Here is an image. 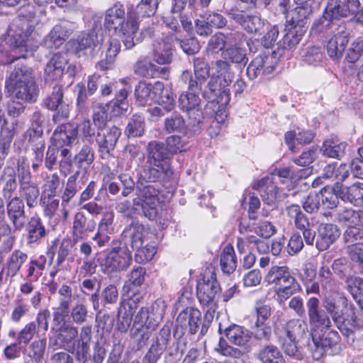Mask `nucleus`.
I'll list each match as a JSON object with an SVG mask.
<instances>
[{
  "instance_id": "bf43d9fd",
  "label": "nucleus",
  "mask_w": 363,
  "mask_h": 363,
  "mask_svg": "<svg viewBox=\"0 0 363 363\" xmlns=\"http://www.w3.org/2000/svg\"><path fill=\"white\" fill-rule=\"evenodd\" d=\"M186 112L188 116V123L186 125L189 130L195 133L199 130L203 119L201 106L194 108Z\"/></svg>"
},
{
  "instance_id": "4c0bfd02",
  "label": "nucleus",
  "mask_w": 363,
  "mask_h": 363,
  "mask_svg": "<svg viewBox=\"0 0 363 363\" xmlns=\"http://www.w3.org/2000/svg\"><path fill=\"white\" fill-rule=\"evenodd\" d=\"M286 25L287 33L286 35V39H289V44L294 45L298 43L301 37L305 34L306 31V23H304L302 20H297L296 21H291L288 19L289 16L286 17Z\"/></svg>"
},
{
  "instance_id": "3c124183",
  "label": "nucleus",
  "mask_w": 363,
  "mask_h": 363,
  "mask_svg": "<svg viewBox=\"0 0 363 363\" xmlns=\"http://www.w3.org/2000/svg\"><path fill=\"white\" fill-rule=\"evenodd\" d=\"M289 217L294 219L296 228L303 229L310 227L307 216L302 212L301 207L297 204H292L286 208Z\"/></svg>"
},
{
  "instance_id": "37998d69",
  "label": "nucleus",
  "mask_w": 363,
  "mask_h": 363,
  "mask_svg": "<svg viewBox=\"0 0 363 363\" xmlns=\"http://www.w3.org/2000/svg\"><path fill=\"white\" fill-rule=\"evenodd\" d=\"M16 125L13 122L8 123L4 118V113H0V145L3 147L4 153L15 135Z\"/></svg>"
},
{
  "instance_id": "49530a36",
  "label": "nucleus",
  "mask_w": 363,
  "mask_h": 363,
  "mask_svg": "<svg viewBox=\"0 0 363 363\" xmlns=\"http://www.w3.org/2000/svg\"><path fill=\"white\" fill-rule=\"evenodd\" d=\"M145 132V118L140 115L135 114L128 121L125 134L128 138L142 136Z\"/></svg>"
},
{
  "instance_id": "e2e57ef3",
  "label": "nucleus",
  "mask_w": 363,
  "mask_h": 363,
  "mask_svg": "<svg viewBox=\"0 0 363 363\" xmlns=\"http://www.w3.org/2000/svg\"><path fill=\"white\" fill-rule=\"evenodd\" d=\"M29 311L30 306L18 296L13 303L10 317L11 320L15 323H20L22 318L28 313Z\"/></svg>"
},
{
  "instance_id": "69168bd1",
  "label": "nucleus",
  "mask_w": 363,
  "mask_h": 363,
  "mask_svg": "<svg viewBox=\"0 0 363 363\" xmlns=\"http://www.w3.org/2000/svg\"><path fill=\"white\" fill-rule=\"evenodd\" d=\"M194 72L196 77L206 82L210 74V67L207 60L203 57L193 58Z\"/></svg>"
},
{
  "instance_id": "338daca9",
  "label": "nucleus",
  "mask_w": 363,
  "mask_h": 363,
  "mask_svg": "<svg viewBox=\"0 0 363 363\" xmlns=\"http://www.w3.org/2000/svg\"><path fill=\"white\" fill-rule=\"evenodd\" d=\"M38 333L35 321L26 323L17 333L18 344H28Z\"/></svg>"
},
{
  "instance_id": "6e6d98bb",
  "label": "nucleus",
  "mask_w": 363,
  "mask_h": 363,
  "mask_svg": "<svg viewBox=\"0 0 363 363\" xmlns=\"http://www.w3.org/2000/svg\"><path fill=\"white\" fill-rule=\"evenodd\" d=\"M179 82L187 85L188 91L198 92L202 91L204 82L193 75L191 71L184 70L179 78Z\"/></svg>"
},
{
  "instance_id": "4be33fe9",
  "label": "nucleus",
  "mask_w": 363,
  "mask_h": 363,
  "mask_svg": "<svg viewBox=\"0 0 363 363\" xmlns=\"http://www.w3.org/2000/svg\"><path fill=\"white\" fill-rule=\"evenodd\" d=\"M7 215L16 230H21L26 222L25 206L19 197L12 198L6 206Z\"/></svg>"
},
{
  "instance_id": "ddd939ff",
  "label": "nucleus",
  "mask_w": 363,
  "mask_h": 363,
  "mask_svg": "<svg viewBox=\"0 0 363 363\" xmlns=\"http://www.w3.org/2000/svg\"><path fill=\"white\" fill-rule=\"evenodd\" d=\"M132 262V253L125 247H113L110 250L101 263L105 273L126 270Z\"/></svg>"
},
{
  "instance_id": "a211bd4d",
  "label": "nucleus",
  "mask_w": 363,
  "mask_h": 363,
  "mask_svg": "<svg viewBox=\"0 0 363 363\" xmlns=\"http://www.w3.org/2000/svg\"><path fill=\"white\" fill-rule=\"evenodd\" d=\"M72 33L69 23L56 24L44 38L42 45L48 50H56L64 44Z\"/></svg>"
},
{
  "instance_id": "79ce46f5",
  "label": "nucleus",
  "mask_w": 363,
  "mask_h": 363,
  "mask_svg": "<svg viewBox=\"0 0 363 363\" xmlns=\"http://www.w3.org/2000/svg\"><path fill=\"white\" fill-rule=\"evenodd\" d=\"M58 297V310L61 311L62 314L67 315L69 311L70 306L74 300L71 286L63 284L57 292Z\"/></svg>"
},
{
  "instance_id": "8fccbe9b",
  "label": "nucleus",
  "mask_w": 363,
  "mask_h": 363,
  "mask_svg": "<svg viewBox=\"0 0 363 363\" xmlns=\"http://www.w3.org/2000/svg\"><path fill=\"white\" fill-rule=\"evenodd\" d=\"M164 128L168 133L178 132L184 134H187L189 130L184 119L178 113H174L165 119Z\"/></svg>"
},
{
  "instance_id": "58836bf2",
  "label": "nucleus",
  "mask_w": 363,
  "mask_h": 363,
  "mask_svg": "<svg viewBox=\"0 0 363 363\" xmlns=\"http://www.w3.org/2000/svg\"><path fill=\"white\" fill-rule=\"evenodd\" d=\"M348 176L349 170L346 164H341L337 167L334 164H330L323 168L321 177L341 183Z\"/></svg>"
},
{
  "instance_id": "680f3d73",
  "label": "nucleus",
  "mask_w": 363,
  "mask_h": 363,
  "mask_svg": "<svg viewBox=\"0 0 363 363\" xmlns=\"http://www.w3.org/2000/svg\"><path fill=\"white\" fill-rule=\"evenodd\" d=\"M93 121L97 129L106 127L108 120V104H96L93 106Z\"/></svg>"
},
{
  "instance_id": "ea45409f",
  "label": "nucleus",
  "mask_w": 363,
  "mask_h": 363,
  "mask_svg": "<svg viewBox=\"0 0 363 363\" xmlns=\"http://www.w3.org/2000/svg\"><path fill=\"white\" fill-rule=\"evenodd\" d=\"M46 258L40 256L38 259H31L25 271L24 279L37 281L45 269Z\"/></svg>"
},
{
  "instance_id": "c756f323",
  "label": "nucleus",
  "mask_w": 363,
  "mask_h": 363,
  "mask_svg": "<svg viewBox=\"0 0 363 363\" xmlns=\"http://www.w3.org/2000/svg\"><path fill=\"white\" fill-rule=\"evenodd\" d=\"M77 135V129L71 125L59 126L55 129L52 135L54 147L59 149L64 146L71 145L75 142Z\"/></svg>"
},
{
  "instance_id": "dca6fc26",
  "label": "nucleus",
  "mask_w": 363,
  "mask_h": 363,
  "mask_svg": "<svg viewBox=\"0 0 363 363\" xmlns=\"http://www.w3.org/2000/svg\"><path fill=\"white\" fill-rule=\"evenodd\" d=\"M171 337V328L169 325H164L155 337L146 353L144 359L147 363H156L166 350Z\"/></svg>"
},
{
  "instance_id": "7c9ffc66",
  "label": "nucleus",
  "mask_w": 363,
  "mask_h": 363,
  "mask_svg": "<svg viewBox=\"0 0 363 363\" xmlns=\"http://www.w3.org/2000/svg\"><path fill=\"white\" fill-rule=\"evenodd\" d=\"M152 59L159 65H168L172 61V44L168 40H160L153 43Z\"/></svg>"
},
{
  "instance_id": "0eeeda50",
  "label": "nucleus",
  "mask_w": 363,
  "mask_h": 363,
  "mask_svg": "<svg viewBox=\"0 0 363 363\" xmlns=\"http://www.w3.org/2000/svg\"><path fill=\"white\" fill-rule=\"evenodd\" d=\"M213 69L214 72L210 77L203 94H207L208 91L212 95L209 97L213 98V100L218 99V103L228 105L230 101L229 86L234 79L230 65L225 60H219L215 62Z\"/></svg>"
},
{
  "instance_id": "c85d7f7f",
  "label": "nucleus",
  "mask_w": 363,
  "mask_h": 363,
  "mask_svg": "<svg viewBox=\"0 0 363 363\" xmlns=\"http://www.w3.org/2000/svg\"><path fill=\"white\" fill-rule=\"evenodd\" d=\"M67 60L60 54H55L47 63L45 68V80L52 82L60 79L63 74Z\"/></svg>"
},
{
  "instance_id": "5fc2aeb1",
  "label": "nucleus",
  "mask_w": 363,
  "mask_h": 363,
  "mask_svg": "<svg viewBox=\"0 0 363 363\" xmlns=\"http://www.w3.org/2000/svg\"><path fill=\"white\" fill-rule=\"evenodd\" d=\"M345 283V288L354 299H363V279L353 275L348 277Z\"/></svg>"
},
{
  "instance_id": "6e6552de",
  "label": "nucleus",
  "mask_w": 363,
  "mask_h": 363,
  "mask_svg": "<svg viewBox=\"0 0 363 363\" xmlns=\"http://www.w3.org/2000/svg\"><path fill=\"white\" fill-rule=\"evenodd\" d=\"M139 182L136 186V197L133 201V205L138 210L142 209L144 216L150 220H154L157 215V208L160 203V184L146 179Z\"/></svg>"
},
{
  "instance_id": "f8f14e48",
  "label": "nucleus",
  "mask_w": 363,
  "mask_h": 363,
  "mask_svg": "<svg viewBox=\"0 0 363 363\" xmlns=\"http://www.w3.org/2000/svg\"><path fill=\"white\" fill-rule=\"evenodd\" d=\"M220 292V287L214 271L210 269L205 270L196 286L199 302L204 306H215Z\"/></svg>"
},
{
  "instance_id": "13d9d810",
  "label": "nucleus",
  "mask_w": 363,
  "mask_h": 363,
  "mask_svg": "<svg viewBox=\"0 0 363 363\" xmlns=\"http://www.w3.org/2000/svg\"><path fill=\"white\" fill-rule=\"evenodd\" d=\"M154 102L161 106L166 113L169 112L175 106L174 93L170 89H165L163 86L162 91L157 94Z\"/></svg>"
},
{
  "instance_id": "473e14b6",
  "label": "nucleus",
  "mask_w": 363,
  "mask_h": 363,
  "mask_svg": "<svg viewBox=\"0 0 363 363\" xmlns=\"http://www.w3.org/2000/svg\"><path fill=\"white\" fill-rule=\"evenodd\" d=\"M157 323L150 321L147 325H133L130 331V337L137 345L138 349L143 347L150 339L152 331L155 330Z\"/></svg>"
},
{
  "instance_id": "f704fd0d",
  "label": "nucleus",
  "mask_w": 363,
  "mask_h": 363,
  "mask_svg": "<svg viewBox=\"0 0 363 363\" xmlns=\"http://www.w3.org/2000/svg\"><path fill=\"white\" fill-rule=\"evenodd\" d=\"M224 334L228 341L235 345H245L251 338L250 332L243 327L232 324L224 329Z\"/></svg>"
},
{
  "instance_id": "f257e3e1",
  "label": "nucleus",
  "mask_w": 363,
  "mask_h": 363,
  "mask_svg": "<svg viewBox=\"0 0 363 363\" xmlns=\"http://www.w3.org/2000/svg\"><path fill=\"white\" fill-rule=\"evenodd\" d=\"M320 301L315 297L306 302L311 331L307 323L294 318L287 322L277 320L274 328L277 341L284 352L295 356L298 352L297 342H301L311 352L313 358L320 359L324 354L334 355L340 350L339 334L330 330L331 320L319 309Z\"/></svg>"
},
{
  "instance_id": "20e7f679",
  "label": "nucleus",
  "mask_w": 363,
  "mask_h": 363,
  "mask_svg": "<svg viewBox=\"0 0 363 363\" xmlns=\"http://www.w3.org/2000/svg\"><path fill=\"white\" fill-rule=\"evenodd\" d=\"M5 91L10 98L28 104L35 103L40 89L33 69L23 65H16L6 79Z\"/></svg>"
},
{
  "instance_id": "0e129e2a",
  "label": "nucleus",
  "mask_w": 363,
  "mask_h": 363,
  "mask_svg": "<svg viewBox=\"0 0 363 363\" xmlns=\"http://www.w3.org/2000/svg\"><path fill=\"white\" fill-rule=\"evenodd\" d=\"M332 268L334 273L340 279H345L346 280L348 277L353 276L352 274V266L345 258L335 259L333 263Z\"/></svg>"
},
{
  "instance_id": "09e8293b",
  "label": "nucleus",
  "mask_w": 363,
  "mask_h": 363,
  "mask_svg": "<svg viewBox=\"0 0 363 363\" xmlns=\"http://www.w3.org/2000/svg\"><path fill=\"white\" fill-rule=\"evenodd\" d=\"M220 267L224 273L233 272L237 267V259L232 246H226L220 255Z\"/></svg>"
},
{
  "instance_id": "e433bc0d",
  "label": "nucleus",
  "mask_w": 363,
  "mask_h": 363,
  "mask_svg": "<svg viewBox=\"0 0 363 363\" xmlns=\"http://www.w3.org/2000/svg\"><path fill=\"white\" fill-rule=\"evenodd\" d=\"M347 38L341 33H337L332 37L327 44V52L333 59H339L347 45Z\"/></svg>"
},
{
  "instance_id": "864d4df0",
  "label": "nucleus",
  "mask_w": 363,
  "mask_h": 363,
  "mask_svg": "<svg viewBox=\"0 0 363 363\" xmlns=\"http://www.w3.org/2000/svg\"><path fill=\"white\" fill-rule=\"evenodd\" d=\"M179 105L181 109L184 112L194 108L200 106L201 99L199 96L198 92H183L179 96Z\"/></svg>"
},
{
  "instance_id": "de8ad7c7",
  "label": "nucleus",
  "mask_w": 363,
  "mask_h": 363,
  "mask_svg": "<svg viewBox=\"0 0 363 363\" xmlns=\"http://www.w3.org/2000/svg\"><path fill=\"white\" fill-rule=\"evenodd\" d=\"M363 213L352 208H344L338 210L336 214L337 220L347 226L358 225Z\"/></svg>"
},
{
  "instance_id": "72a5a7b5",
  "label": "nucleus",
  "mask_w": 363,
  "mask_h": 363,
  "mask_svg": "<svg viewBox=\"0 0 363 363\" xmlns=\"http://www.w3.org/2000/svg\"><path fill=\"white\" fill-rule=\"evenodd\" d=\"M96 224L94 220L87 222L84 214L77 212L74 217L72 235L75 241L83 239L88 232H93Z\"/></svg>"
},
{
  "instance_id": "a19ab883",
  "label": "nucleus",
  "mask_w": 363,
  "mask_h": 363,
  "mask_svg": "<svg viewBox=\"0 0 363 363\" xmlns=\"http://www.w3.org/2000/svg\"><path fill=\"white\" fill-rule=\"evenodd\" d=\"M1 179L4 182L2 189L3 196L4 199H11L17 187L15 169L11 167H6L1 176Z\"/></svg>"
},
{
  "instance_id": "f03ea898",
  "label": "nucleus",
  "mask_w": 363,
  "mask_h": 363,
  "mask_svg": "<svg viewBox=\"0 0 363 363\" xmlns=\"http://www.w3.org/2000/svg\"><path fill=\"white\" fill-rule=\"evenodd\" d=\"M130 9L128 11L126 21L124 6L116 2L105 13L104 24L108 29H113L120 37L126 49H132L143 40L139 32V21Z\"/></svg>"
},
{
  "instance_id": "4d7b16f0",
  "label": "nucleus",
  "mask_w": 363,
  "mask_h": 363,
  "mask_svg": "<svg viewBox=\"0 0 363 363\" xmlns=\"http://www.w3.org/2000/svg\"><path fill=\"white\" fill-rule=\"evenodd\" d=\"M22 197L26 201L28 206L34 207L37 204L39 196V189L37 185L32 182L20 186Z\"/></svg>"
},
{
  "instance_id": "c9c22d12",
  "label": "nucleus",
  "mask_w": 363,
  "mask_h": 363,
  "mask_svg": "<svg viewBox=\"0 0 363 363\" xmlns=\"http://www.w3.org/2000/svg\"><path fill=\"white\" fill-rule=\"evenodd\" d=\"M346 147V143L335 138L326 140L320 150L325 157L340 160L345 155Z\"/></svg>"
},
{
  "instance_id": "423d86ee",
  "label": "nucleus",
  "mask_w": 363,
  "mask_h": 363,
  "mask_svg": "<svg viewBox=\"0 0 363 363\" xmlns=\"http://www.w3.org/2000/svg\"><path fill=\"white\" fill-rule=\"evenodd\" d=\"M350 16L363 25V4L359 0H328L323 16L314 21L313 28L320 32L330 22Z\"/></svg>"
},
{
  "instance_id": "393cba45",
  "label": "nucleus",
  "mask_w": 363,
  "mask_h": 363,
  "mask_svg": "<svg viewBox=\"0 0 363 363\" xmlns=\"http://www.w3.org/2000/svg\"><path fill=\"white\" fill-rule=\"evenodd\" d=\"M176 321L178 325L189 329L191 334H195L201 323V313L197 309L186 308L179 314Z\"/></svg>"
},
{
  "instance_id": "4468645a",
  "label": "nucleus",
  "mask_w": 363,
  "mask_h": 363,
  "mask_svg": "<svg viewBox=\"0 0 363 363\" xmlns=\"http://www.w3.org/2000/svg\"><path fill=\"white\" fill-rule=\"evenodd\" d=\"M121 135V130L116 125L97 129L95 140L102 159H108L112 155Z\"/></svg>"
},
{
  "instance_id": "2f4dec72",
  "label": "nucleus",
  "mask_w": 363,
  "mask_h": 363,
  "mask_svg": "<svg viewBox=\"0 0 363 363\" xmlns=\"http://www.w3.org/2000/svg\"><path fill=\"white\" fill-rule=\"evenodd\" d=\"M227 13L232 19L240 23L248 33H255L262 26L261 19L256 16L239 13L234 9L228 11Z\"/></svg>"
},
{
  "instance_id": "39448f33",
  "label": "nucleus",
  "mask_w": 363,
  "mask_h": 363,
  "mask_svg": "<svg viewBox=\"0 0 363 363\" xmlns=\"http://www.w3.org/2000/svg\"><path fill=\"white\" fill-rule=\"evenodd\" d=\"M170 155L164 143L157 141L150 142L147 145L146 165L143 169L144 179L152 182L169 179L173 174Z\"/></svg>"
},
{
  "instance_id": "6ab92c4d",
  "label": "nucleus",
  "mask_w": 363,
  "mask_h": 363,
  "mask_svg": "<svg viewBox=\"0 0 363 363\" xmlns=\"http://www.w3.org/2000/svg\"><path fill=\"white\" fill-rule=\"evenodd\" d=\"M162 89L163 84L160 82H157L154 84L140 82L135 89L136 103L141 106L151 104Z\"/></svg>"
},
{
  "instance_id": "2eb2a0df",
  "label": "nucleus",
  "mask_w": 363,
  "mask_h": 363,
  "mask_svg": "<svg viewBox=\"0 0 363 363\" xmlns=\"http://www.w3.org/2000/svg\"><path fill=\"white\" fill-rule=\"evenodd\" d=\"M45 107L57 113L53 116V120L60 121L66 119L69 115V106L64 99V89L60 86H55L51 94L43 101Z\"/></svg>"
},
{
  "instance_id": "412c9836",
  "label": "nucleus",
  "mask_w": 363,
  "mask_h": 363,
  "mask_svg": "<svg viewBox=\"0 0 363 363\" xmlns=\"http://www.w3.org/2000/svg\"><path fill=\"white\" fill-rule=\"evenodd\" d=\"M145 227L139 223H132L123 231V237L125 247L135 250L145 242Z\"/></svg>"
},
{
  "instance_id": "bb28decb",
  "label": "nucleus",
  "mask_w": 363,
  "mask_h": 363,
  "mask_svg": "<svg viewBox=\"0 0 363 363\" xmlns=\"http://www.w3.org/2000/svg\"><path fill=\"white\" fill-rule=\"evenodd\" d=\"M72 247L73 245L69 238H64L61 241L58 238H55L52 241L47 254L52 259L57 250L56 264L57 269H60V266L68 257Z\"/></svg>"
},
{
  "instance_id": "603ef678",
  "label": "nucleus",
  "mask_w": 363,
  "mask_h": 363,
  "mask_svg": "<svg viewBox=\"0 0 363 363\" xmlns=\"http://www.w3.org/2000/svg\"><path fill=\"white\" fill-rule=\"evenodd\" d=\"M94 160V151L90 146L84 145L74 156V162L79 168L86 169Z\"/></svg>"
},
{
  "instance_id": "a878e982",
  "label": "nucleus",
  "mask_w": 363,
  "mask_h": 363,
  "mask_svg": "<svg viewBox=\"0 0 363 363\" xmlns=\"http://www.w3.org/2000/svg\"><path fill=\"white\" fill-rule=\"evenodd\" d=\"M99 36L94 30L88 33H82L76 40L68 43L70 50L77 55H80L86 50H92L99 43Z\"/></svg>"
},
{
  "instance_id": "9b49d317",
  "label": "nucleus",
  "mask_w": 363,
  "mask_h": 363,
  "mask_svg": "<svg viewBox=\"0 0 363 363\" xmlns=\"http://www.w3.org/2000/svg\"><path fill=\"white\" fill-rule=\"evenodd\" d=\"M301 290L300 284L291 275L288 267L282 266L274 269V291L280 305H284L286 300Z\"/></svg>"
},
{
  "instance_id": "9d476101",
  "label": "nucleus",
  "mask_w": 363,
  "mask_h": 363,
  "mask_svg": "<svg viewBox=\"0 0 363 363\" xmlns=\"http://www.w3.org/2000/svg\"><path fill=\"white\" fill-rule=\"evenodd\" d=\"M33 31V27L22 21L10 27L6 40L16 54V58L26 57L27 52L36 47L33 45L32 38H30Z\"/></svg>"
},
{
  "instance_id": "7ed1b4c3",
  "label": "nucleus",
  "mask_w": 363,
  "mask_h": 363,
  "mask_svg": "<svg viewBox=\"0 0 363 363\" xmlns=\"http://www.w3.org/2000/svg\"><path fill=\"white\" fill-rule=\"evenodd\" d=\"M323 304L342 335L348 341L353 342L355 330L362 326V321L357 318L353 306L348 303L345 296L338 292L325 296Z\"/></svg>"
},
{
  "instance_id": "c03bdc74",
  "label": "nucleus",
  "mask_w": 363,
  "mask_h": 363,
  "mask_svg": "<svg viewBox=\"0 0 363 363\" xmlns=\"http://www.w3.org/2000/svg\"><path fill=\"white\" fill-rule=\"evenodd\" d=\"M269 60V57L266 55H259L255 57L247 68V74L248 77L250 79H254L257 77L261 72L270 73L272 70L271 67H267L264 69L265 64Z\"/></svg>"
},
{
  "instance_id": "f3484780",
  "label": "nucleus",
  "mask_w": 363,
  "mask_h": 363,
  "mask_svg": "<svg viewBox=\"0 0 363 363\" xmlns=\"http://www.w3.org/2000/svg\"><path fill=\"white\" fill-rule=\"evenodd\" d=\"M333 190L337 192L340 199L351 203L355 206H363V184L357 182L351 186H344L342 183L335 182Z\"/></svg>"
},
{
  "instance_id": "cd10ccee",
  "label": "nucleus",
  "mask_w": 363,
  "mask_h": 363,
  "mask_svg": "<svg viewBox=\"0 0 363 363\" xmlns=\"http://www.w3.org/2000/svg\"><path fill=\"white\" fill-rule=\"evenodd\" d=\"M67 60L60 54H55L47 63L45 68V80L52 82L60 79L63 74Z\"/></svg>"
},
{
  "instance_id": "774afa93",
  "label": "nucleus",
  "mask_w": 363,
  "mask_h": 363,
  "mask_svg": "<svg viewBox=\"0 0 363 363\" xmlns=\"http://www.w3.org/2000/svg\"><path fill=\"white\" fill-rule=\"evenodd\" d=\"M223 57L233 63H244L247 61L245 50L237 46H232L223 52Z\"/></svg>"
},
{
  "instance_id": "b1692460",
  "label": "nucleus",
  "mask_w": 363,
  "mask_h": 363,
  "mask_svg": "<svg viewBox=\"0 0 363 363\" xmlns=\"http://www.w3.org/2000/svg\"><path fill=\"white\" fill-rule=\"evenodd\" d=\"M28 255L19 249H16L7 257L3 270L6 277L14 278L27 262Z\"/></svg>"
},
{
  "instance_id": "052dcab7",
  "label": "nucleus",
  "mask_w": 363,
  "mask_h": 363,
  "mask_svg": "<svg viewBox=\"0 0 363 363\" xmlns=\"http://www.w3.org/2000/svg\"><path fill=\"white\" fill-rule=\"evenodd\" d=\"M69 312H70V318L72 323L77 325H82L86 323L89 318L88 308L82 303H77Z\"/></svg>"
},
{
  "instance_id": "aec40b11",
  "label": "nucleus",
  "mask_w": 363,
  "mask_h": 363,
  "mask_svg": "<svg viewBox=\"0 0 363 363\" xmlns=\"http://www.w3.org/2000/svg\"><path fill=\"white\" fill-rule=\"evenodd\" d=\"M26 242L30 246L37 245L42 242L49 233L42 219L38 216L30 218L26 225Z\"/></svg>"
},
{
  "instance_id": "1a4fd4ad",
  "label": "nucleus",
  "mask_w": 363,
  "mask_h": 363,
  "mask_svg": "<svg viewBox=\"0 0 363 363\" xmlns=\"http://www.w3.org/2000/svg\"><path fill=\"white\" fill-rule=\"evenodd\" d=\"M51 330L55 336L50 338V345L54 349L62 348L67 350L74 349V343L79 335L78 328L72 323L65 320V315L60 311L53 313Z\"/></svg>"
},
{
  "instance_id": "5701e85b",
  "label": "nucleus",
  "mask_w": 363,
  "mask_h": 363,
  "mask_svg": "<svg viewBox=\"0 0 363 363\" xmlns=\"http://www.w3.org/2000/svg\"><path fill=\"white\" fill-rule=\"evenodd\" d=\"M340 231L336 225L332 223L320 224L315 242L320 251L327 250L340 237Z\"/></svg>"
},
{
  "instance_id": "a18cd8bd",
  "label": "nucleus",
  "mask_w": 363,
  "mask_h": 363,
  "mask_svg": "<svg viewBox=\"0 0 363 363\" xmlns=\"http://www.w3.org/2000/svg\"><path fill=\"white\" fill-rule=\"evenodd\" d=\"M158 0H140L135 8L130 9L137 21L140 17H150L153 16L158 7Z\"/></svg>"
}]
</instances>
